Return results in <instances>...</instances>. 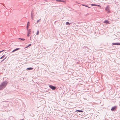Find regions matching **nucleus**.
<instances>
[{"label": "nucleus", "mask_w": 120, "mask_h": 120, "mask_svg": "<svg viewBox=\"0 0 120 120\" xmlns=\"http://www.w3.org/2000/svg\"><path fill=\"white\" fill-rule=\"evenodd\" d=\"M8 82L6 81L3 82L0 85V90L4 88L7 85Z\"/></svg>", "instance_id": "nucleus-1"}, {"label": "nucleus", "mask_w": 120, "mask_h": 120, "mask_svg": "<svg viewBox=\"0 0 120 120\" xmlns=\"http://www.w3.org/2000/svg\"><path fill=\"white\" fill-rule=\"evenodd\" d=\"M109 5H107L106 7L105 10L107 11V12L109 13L110 12V11L109 9Z\"/></svg>", "instance_id": "nucleus-2"}, {"label": "nucleus", "mask_w": 120, "mask_h": 120, "mask_svg": "<svg viewBox=\"0 0 120 120\" xmlns=\"http://www.w3.org/2000/svg\"><path fill=\"white\" fill-rule=\"evenodd\" d=\"M49 87L51 89L53 90H55L56 88V87L55 86H52V85H49Z\"/></svg>", "instance_id": "nucleus-3"}, {"label": "nucleus", "mask_w": 120, "mask_h": 120, "mask_svg": "<svg viewBox=\"0 0 120 120\" xmlns=\"http://www.w3.org/2000/svg\"><path fill=\"white\" fill-rule=\"evenodd\" d=\"M117 108V106H115L113 107L111 109V110L112 111H114L116 110V109Z\"/></svg>", "instance_id": "nucleus-4"}, {"label": "nucleus", "mask_w": 120, "mask_h": 120, "mask_svg": "<svg viewBox=\"0 0 120 120\" xmlns=\"http://www.w3.org/2000/svg\"><path fill=\"white\" fill-rule=\"evenodd\" d=\"M104 23L106 24H109L110 23L109 22V21L108 20H105L104 21Z\"/></svg>", "instance_id": "nucleus-5"}, {"label": "nucleus", "mask_w": 120, "mask_h": 120, "mask_svg": "<svg viewBox=\"0 0 120 120\" xmlns=\"http://www.w3.org/2000/svg\"><path fill=\"white\" fill-rule=\"evenodd\" d=\"M28 32L27 36H28L29 37V34H30V33L31 32V30L29 29V30H28Z\"/></svg>", "instance_id": "nucleus-6"}, {"label": "nucleus", "mask_w": 120, "mask_h": 120, "mask_svg": "<svg viewBox=\"0 0 120 120\" xmlns=\"http://www.w3.org/2000/svg\"><path fill=\"white\" fill-rule=\"evenodd\" d=\"M112 44L113 45H120V43H112Z\"/></svg>", "instance_id": "nucleus-7"}, {"label": "nucleus", "mask_w": 120, "mask_h": 120, "mask_svg": "<svg viewBox=\"0 0 120 120\" xmlns=\"http://www.w3.org/2000/svg\"><path fill=\"white\" fill-rule=\"evenodd\" d=\"M20 49L19 48H17L16 49H14L12 51V52H14L18 50H19Z\"/></svg>", "instance_id": "nucleus-8"}, {"label": "nucleus", "mask_w": 120, "mask_h": 120, "mask_svg": "<svg viewBox=\"0 0 120 120\" xmlns=\"http://www.w3.org/2000/svg\"><path fill=\"white\" fill-rule=\"evenodd\" d=\"M33 68H27V70H31L33 69Z\"/></svg>", "instance_id": "nucleus-9"}, {"label": "nucleus", "mask_w": 120, "mask_h": 120, "mask_svg": "<svg viewBox=\"0 0 120 120\" xmlns=\"http://www.w3.org/2000/svg\"><path fill=\"white\" fill-rule=\"evenodd\" d=\"M91 5L93 6H99V5H96L95 4H91Z\"/></svg>", "instance_id": "nucleus-10"}, {"label": "nucleus", "mask_w": 120, "mask_h": 120, "mask_svg": "<svg viewBox=\"0 0 120 120\" xmlns=\"http://www.w3.org/2000/svg\"><path fill=\"white\" fill-rule=\"evenodd\" d=\"M76 111H78L79 112H83V110H77Z\"/></svg>", "instance_id": "nucleus-11"}, {"label": "nucleus", "mask_w": 120, "mask_h": 120, "mask_svg": "<svg viewBox=\"0 0 120 120\" xmlns=\"http://www.w3.org/2000/svg\"><path fill=\"white\" fill-rule=\"evenodd\" d=\"M31 18L33 20L34 19V18L33 17L32 15V12H31Z\"/></svg>", "instance_id": "nucleus-12"}, {"label": "nucleus", "mask_w": 120, "mask_h": 120, "mask_svg": "<svg viewBox=\"0 0 120 120\" xmlns=\"http://www.w3.org/2000/svg\"><path fill=\"white\" fill-rule=\"evenodd\" d=\"M19 39H20L21 40L24 41L25 40V39L23 38H19Z\"/></svg>", "instance_id": "nucleus-13"}, {"label": "nucleus", "mask_w": 120, "mask_h": 120, "mask_svg": "<svg viewBox=\"0 0 120 120\" xmlns=\"http://www.w3.org/2000/svg\"><path fill=\"white\" fill-rule=\"evenodd\" d=\"M66 25H70V23L68 22H67L66 23Z\"/></svg>", "instance_id": "nucleus-14"}, {"label": "nucleus", "mask_w": 120, "mask_h": 120, "mask_svg": "<svg viewBox=\"0 0 120 120\" xmlns=\"http://www.w3.org/2000/svg\"><path fill=\"white\" fill-rule=\"evenodd\" d=\"M56 1H58V2H64V1H63L62 0H57Z\"/></svg>", "instance_id": "nucleus-15"}, {"label": "nucleus", "mask_w": 120, "mask_h": 120, "mask_svg": "<svg viewBox=\"0 0 120 120\" xmlns=\"http://www.w3.org/2000/svg\"><path fill=\"white\" fill-rule=\"evenodd\" d=\"M39 31L38 30L37 31V33L36 34V35H38L39 34Z\"/></svg>", "instance_id": "nucleus-16"}, {"label": "nucleus", "mask_w": 120, "mask_h": 120, "mask_svg": "<svg viewBox=\"0 0 120 120\" xmlns=\"http://www.w3.org/2000/svg\"><path fill=\"white\" fill-rule=\"evenodd\" d=\"M4 56H5V55H3V56H1L0 57V59H2L4 57Z\"/></svg>", "instance_id": "nucleus-17"}, {"label": "nucleus", "mask_w": 120, "mask_h": 120, "mask_svg": "<svg viewBox=\"0 0 120 120\" xmlns=\"http://www.w3.org/2000/svg\"><path fill=\"white\" fill-rule=\"evenodd\" d=\"M82 5L83 6H85L86 7H88V6L87 5L85 4H82Z\"/></svg>", "instance_id": "nucleus-18"}, {"label": "nucleus", "mask_w": 120, "mask_h": 120, "mask_svg": "<svg viewBox=\"0 0 120 120\" xmlns=\"http://www.w3.org/2000/svg\"><path fill=\"white\" fill-rule=\"evenodd\" d=\"M41 20V19H40L39 20H38L37 21V23H38V22H39V21H40Z\"/></svg>", "instance_id": "nucleus-19"}, {"label": "nucleus", "mask_w": 120, "mask_h": 120, "mask_svg": "<svg viewBox=\"0 0 120 120\" xmlns=\"http://www.w3.org/2000/svg\"><path fill=\"white\" fill-rule=\"evenodd\" d=\"M31 45V44H29L28 45V46H27V47H29Z\"/></svg>", "instance_id": "nucleus-20"}, {"label": "nucleus", "mask_w": 120, "mask_h": 120, "mask_svg": "<svg viewBox=\"0 0 120 120\" xmlns=\"http://www.w3.org/2000/svg\"><path fill=\"white\" fill-rule=\"evenodd\" d=\"M29 27V26H27L26 28H27V30H28V27Z\"/></svg>", "instance_id": "nucleus-21"}, {"label": "nucleus", "mask_w": 120, "mask_h": 120, "mask_svg": "<svg viewBox=\"0 0 120 120\" xmlns=\"http://www.w3.org/2000/svg\"><path fill=\"white\" fill-rule=\"evenodd\" d=\"M6 57H5V58L4 59L1 61V62H2L6 58Z\"/></svg>", "instance_id": "nucleus-22"}, {"label": "nucleus", "mask_w": 120, "mask_h": 120, "mask_svg": "<svg viewBox=\"0 0 120 120\" xmlns=\"http://www.w3.org/2000/svg\"><path fill=\"white\" fill-rule=\"evenodd\" d=\"M4 51V50L1 51H0V53L1 52H3V51Z\"/></svg>", "instance_id": "nucleus-23"}, {"label": "nucleus", "mask_w": 120, "mask_h": 120, "mask_svg": "<svg viewBox=\"0 0 120 120\" xmlns=\"http://www.w3.org/2000/svg\"><path fill=\"white\" fill-rule=\"evenodd\" d=\"M30 23L29 22H27V24H30Z\"/></svg>", "instance_id": "nucleus-24"}, {"label": "nucleus", "mask_w": 120, "mask_h": 120, "mask_svg": "<svg viewBox=\"0 0 120 120\" xmlns=\"http://www.w3.org/2000/svg\"><path fill=\"white\" fill-rule=\"evenodd\" d=\"M27 26H29V24H27Z\"/></svg>", "instance_id": "nucleus-25"}, {"label": "nucleus", "mask_w": 120, "mask_h": 120, "mask_svg": "<svg viewBox=\"0 0 120 120\" xmlns=\"http://www.w3.org/2000/svg\"><path fill=\"white\" fill-rule=\"evenodd\" d=\"M88 7V8H90V7H88H88Z\"/></svg>", "instance_id": "nucleus-26"}, {"label": "nucleus", "mask_w": 120, "mask_h": 120, "mask_svg": "<svg viewBox=\"0 0 120 120\" xmlns=\"http://www.w3.org/2000/svg\"><path fill=\"white\" fill-rule=\"evenodd\" d=\"M3 5H4V4H3Z\"/></svg>", "instance_id": "nucleus-27"}]
</instances>
